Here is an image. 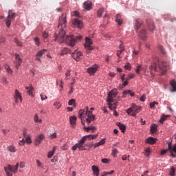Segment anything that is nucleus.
Masks as SVG:
<instances>
[{
	"mask_svg": "<svg viewBox=\"0 0 176 176\" xmlns=\"http://www.w3.org/2000/svg\"><path fill=\"white\" fill-rule=\"evenodd\" d=\"M67 27V15L62 14L59 18L58 21V28L59 30L58 34H56L55 38L56 41H59V42H65L69 46H72L74 47L75 46V43H76V41H80L82 39V36H76L74 37V36H67L65 37V31H64V28Z\"/></svg>",
	"mask_w": 176,
	"mask_h": 176,
	"instance_id": "f257e3e1",
	"label": "nucleus"
},
{
	"mask_svg": "<svg viewBox=\"0 0 176 176\" xmlns=\"http://www.w3.org/2000/svg\"><path fill=\"white\" fill-rule=\"evenodd\" d=\"M78 113L79 118L81 120L83 118H86V122L88 124H90V123L96 119V117L93 115V112L89 110V107H86L85 110H80Z\"/></svg>",
	"mask_w": 176,
	"mask_h": 176,
	"instance_id": "f03ea898",
	"label": "nucleus"
},
{
	"mask_svg": "<svg viewBox=\"0 0 176 176\" xmlns=\"http://www.w3.org/2000/svg\"><path fill=\"white\" fill-rule=\"evenodd\" d=\"M140 111H141V107L133 103L131 107L126 110V113L128 115H131L133 118H135V116H137V113H139Z\"/></svg>",
	"mask_w": 176,
	"mask_h": 176,
	"instance_id": "7ed1b4c3",
	"label": "nucleus"
},
{
	"mask_svg": "<svg viewBox=\"0 0 176 176\" xmlns=\"http://www.w3.org/2000/svg\"><path fill=\"white\" fill-rule=\"evenodd\" d=\"M14 19H16V13L10 10L8 12V15L7 18L6 19V26L8 27V28H9V27H10V25L12 24V21L14 20Z\"/></svg>",
	"mask_w": 176,
	"mask_h": 176,
	"instance_id": "20e7f679",
	"label": "nucleus"
},
{
	"mask_svg": "<svg viewBox=\"0 0 176 176\" xmlns=\"http://www.w3.org/2000/svg\"><path fill=\"white\" fill-rule=\"evenodd\" d=\"M158 68L162 74H166L168 69V63L164 61L159 62Z\"/></svg>",
	"mask_w": 176,
	"mask_h": 176,
	"instance_id": "39448f33",
	"label": "nucleus"
},
{
	"mask_svg": "<svg viewBox=\"0 0 176 176\" xmlns=\"http://www.w3.org/2000/svg\"><path fill=\"white\" fill-rule=\"evenodd\" d=\"M72 56L76 61H80L82 57H83V54L82 52L75 50L72 53Z\"/></svg>",
	"mask_w": 176,
	"mask_h": 176,
	"instance_id": "423d86ee",
	"label": "nucleus"
},
{
	"mask_svg": "<svg viewBox=\"0 0 176 176\" xmlns=\"http://www.w3.org/2000/svg\"><path fill=\"white\" fill-rule=\"evenodd\" d=\"M23 63V59L21 58V56L19 54H15V60L14 61V65L16 69H19V67L21 65V63Z\"/></svg>",
	"mask_w": 176,
	"mask_h": 176,
	"instance_id": "0eeeda50",
	"label": "nucleus"
},
{
	"mask_svg": "<svg viewBox=\"0 0 176 176\" xmlns=\"http://www.w3.org/2000/svg\"><path fill=\"white\" fill-rule=\"evenodd\" d=\"M91 45H93V41L91 40V38H90L89 37H86L85 38V49L87 50H94V47L91 46Z\"/></svg>",
	"mask_w": 176,
	"mask_h": 176,
	"instance_id": "6e6552de",
	"label": "nucleus"
},
{
	"mask_svg": "<svg viewBox=\"0 0 176 176\" xmlns=\"http://www.w3.org/2000/svg\"><path fill=\"white\" fill-rule=\"evenodd\" d=\"M118 96V93L116 91L112 90L108 94V98L107 99V102H113L115 101V98Z\"/></svg>",
	"mask_w": 176,
	"mask_h": 176,
	"instance_id": "1a4fd4ad",
	"label": "nucleus"
},
{
	"mask_svg": "<svg viewBox=\"0 0 176 176\" xmlns=\"http://www.w3.org/2000/svg\"><path fill=\"white\" fill-rule=\"evenodd\" d=\"M168 149L170 151V156L172 157H176V144L173 146H171V142L168 144Z\"/></svg>",
	"mask_w": 176,
	"mask_h": 176,
	"instance_id": "9d476101",
	"label": "nucleus"
},
{
	"mask_svg": "<svg viewBox=\"0 0 176 176\" xmlns=\"http://www.w3.org/2000/svg\"><path fill=\"white\" fill-rule=\"evenodd\" d=\"M87 71L89 74L94 75V74H96L97 72V71H98V65H95L91 67H89Z\"/></svg>",
	"mask_w": 176,
	"mask_h": 176,
	"instance_id": "9b49d317",
	"label": "nucleus"
},
{
	"mask_svg": "<svg viewBox=\"0 0 176 176\" xmlns=\"http://www.w3.org/2000/svg\"><path fill=\"white\" fill-rule=\"evenodd\" d=\"M43 140H45V135L43 133H41L36 138L34 145H36V146H38V145H39L41 142H42Z\"/></svg>",
	"mask_w": 176,
	"mask_h": 176,
	"instance_id": "f8f14e48",
	"label": "nucleus"
},
{
	"mask_svg": "<svg viewBox=\"0 0 176 176\" xmlns=\"http://www.w3.org/2000/svg\"><path fill=\"white\" fill-rule=\"evenodd\" d=\"M47 52V50L46 49H43L37 52L36 54V61H41V57L45 54V52Z\"/></svg>",
	"mask_w": 176,
	"mask_h": 176,
	"instance_id": "ddd939ff",
	"label": "nucleus"
},
{
	"mask_svg": "<svg viewBox=\"0 0 176 176\" xmlns=\"http://www.w3.org/2000/svg\"><path fill=\"white\" fill-rule=\"evenodd\" d=\"M85 142H86V140H85V138H82L79 143H77V148L79 149V151H85L86 148L85 147H83V144H85Z\"/></svg>",
	"mask_w": 176,
	"mask_h": 176,
	"instance_id": "4468645a",
	"label": "nucleus"
},
{
	"mask_svg": "<svg viewBox=\"0 0 176 176\" xmlns=\"http://www.w3.org/2000/svg\"><path fill=\"white\" fill-rule=\"evenodd\" d=\"M19 163H16L15 166H11V165H8V170L11 172V173H17V170H19Z\"/></svg>",
	"mask_w": 176,
	"mask_h": 176,
	"instance_id": "2eb2a0df",
	"label": "nucleus"
},
{
	"mask_svg": "<svg viewBox=\"0 0 176 176\" xmlns=\"http://www.w3.org/2000/svg\"><path fill=\"white\" fill-rule=\"evenodd\" d=\"M14 97L15 98L16 102H18L19 100H20L21 102L23 101V98H21V94H20V91H19V90L17 89L15 90V94Z\"/></svg>",
	"mask_w": 176,
	"mask_h": 176,
	"instance_id": "dca6fc26",
	"label": "nucleus"
},
{
	"mask_svg": "<svg viewBox=\"0 0 176 176\" xmlns=\"http://www.w3.org/2000/svg\"><path fill=\"white\" fill-rule=\"evenodd\" d=\"M147 25L149 31H153L155 30V25L153 23V21L148 19L146 21Z\"/></svg>",
	"mask_w": 176,
	"mask_h": 176,
	"instance_id": "f3484780",
	"label": "nucleus"
},
{
	"mask_svg": "<svg viewBox=\"0 0 176 176\" xmlns=\"http://www.w3.org/2000/svg\"><path fill=\"white\" fill-rule=\"evenodd\" d=\"M73 24L75 27H78V28H82L83 27V23L78 19H74Z\"/></svg>",
	"mask_w": 176,
	"mask_h": 176,
	"instance_id": "a211bd4d",
	"label": "nucleus"
},
{
	"mask_svg": "<svg viewBox=\"0 0 176 176\" xmlns=\"http://www.w3.org/2000/svg\"><path fill=\"white\" fill-rule=\"evenodd\" d=\"M144 24V22L142 21V20L138 19L135 20V30L136 31H138V30H140V28H141V25Z\"/></svg>",
	"mask_w": 176,
	"mask_h": 176,
	"instance_id": "6ab92c4d",
	"label": "nucleus"
},
{
	"mask_svg": "<svg viewBox=\"0 0 176 176\" xmlns=\"http://www.w3.org/2000/svg\"><path fill=\"white\" fill-rule=\"evenodd\" d=\"M146 35H148V32H146V30H142L140 32V34H139V36L140 38H142L143 41L144 39H146Z\"/></svg>",
	"mask_w": 176,
	"mask_h": 176,
	"instance_id": "aec40b11",
	"label": "nucleus"
},
{
	"mask_svg": "<svg viewBox=\"0 0 176 176\" xmlns=\"http://www.w3.org/2000/svg\"><path fill=\"white\" fill-rule=\"evenodd\" d=\"M91 6H92V4H91V1H87L83 3V8L86 10H90V9H91Z\"/></svg>",
	"mask_w": 176,
	"mask_h": 176,
	"instance_id": "412c9836",
	"label": "nucleus"
},
{
	"mask_svg": "<svg viewBox=\"0 0 176 176\" xmlns=\"http://www.w3.org/2000/svg\"><path fill=\"white\" fill-rule=\"evenodd\" d=\"M92 171L94 175L98 176L100 174V169L98 168V166L93 165L91 166Z\"/></svg>",
	"mask_w": 176,
	"mask_h": 176,
	"instance_id": "4be33fe9",
	"label": "nucleus"
},
{
	"mask_svg": "<svg viewBox=\"0 0 176 176\" xmlns=\"http://www.w3.org/2000/svg\"><path fill=\"white\" fill-rule=\"evenodd\" d=\"M97 137H98V135H87L85 136H83L82 138H85V141H86V140H96V138H97Z\"/></svg>",
	"mask_w": 176,
	"mask_h": 176,
	"instance_id": "5701e85b",
	"label": "nucleus"
},
{
	"mask_svg": "<svg viewBox=\"0 0 176 176\" xmlns=\"http://www.w3.org/2000/svg\"><path fill=\"white\" fill-rule=\"evenodd\" d=\"M71 54V50L68 49L67 47H64L62 49L61 52L59 54L60 56H64L65 54Z\"/></svg>",
	"mask_w": 176,
	"mask_h": 176,
	"instance_id": "b1692460",
	"label": "nucleus"
},
{
	"mask_svg": "<svg viewBox=\"0 0 176 176\" xmlns=\"http://www.w3.org/2000/svg\"><path fill=\"white\" fill-rule=\"evenodd\" d=\"M26 90H28V94L29 96H31V97H34V94H33V90H34V87H32V85H31L29 87H25Z\"/></svg>",
	"mask_w": 176,
	"mask_h": 176,
	"instance_id": "393cba45",
	"label": "nucleus"
},
{
	"mask_svg": "<svg viewBox=\"0 0 176 176\" xmlns=\"http://www.w3.org/2000/svg\"><path fill=\"white\" fill-rule=\"evenodd\" d=\"M116 21L118 25H122L123 24V19H122L120 14H118L116 15Z\"/></svg>",
	"mask_w": 176,
	"mask_h": 176,
	"instance_id": "a878e982",
	"label": "nucleus"
},
{
	"mask_svg": "<svg viewBox=\"0 0 176 176\" xmlns=\"http://www.w3.org/2000/svg\"><path fill=\"white\" fill-rule=\"evenodd\" d=\"M84 130H85L87 133H89V130L91 131V133H94V131L96 130H97V128H96V126H84Z\"/></svg>",
	"mask_w": 176,
	"mask_h": 176,
	"instance_id": "bb28decb",
	"label": "nucleus"
},
{
	"mask_svg": "<svg viewBox=\"0 0 176 176\" xmlns=\"http://www.w3.org/2000/svg\"><path fill=\"white\" fill-rule=\"evenodd\" d=\"M102 14H104L103 17H105L107 16V12H105L103 8H100L98 11V17H102Z\"/></svg>",
	"mask_w": 176,
	"mask_h": 176,
	"instance_id": "cd10ccee",
	"label": "nucleus"
},
{
	"mask_svg": "<svg viewBox=\"0 0 176 176\" xmlns=\"http://www.w3.org/2000/svg\"><path fill=\"white\" fill-rule=\"evenodd\" d=\"M147 144H151V145H153V144L156 143V139H155L153 137H149L146 139Z\"/></svg>",
	"mask_w": 176,
	"mask_h": 176,
	"instance_id": "c85d7f7f",
	"label": "nucleus"
},
{
	"mask_svg": "<svg viewBox=\"0 0 176 176\" xmlns=\"http://www.w3.org/2000/svg\"><path fill=\"white\" fill-rule=\"evenodd\" d=\"M170 86L172 87V89L170 91L174 92L176 91V81L175 80H172L170 81Z\"/></svg>",
	"mask_w": 176,
	"mask_h": 176,
	"instance_id": "c756f323",
	"label": "nucleus"
},
{
	"mask_svg": "<svg viewBox=\"0 0 176 176\" xmlns=\"http://www.w3.org/2000/svg\"><path fill=\"white\" fill-rule=\"evenodd\" d=\"M109 108L111 111H113V109H116V107H118V103L115 102L112 104V102H108Z\"/></svg>",
	"mask_w": 176,
	"mask_h": 176,
	"instance_id": "7c9ffc66",
	"label": "nucleus"
},
{
	"mask_svg": "<svg viewBox=\"0 0 176 176\" xmlns=\"http://www.w3.org/2000/svg\"><path fill=\"white\" fill-rule=\"evenodd\" d=\"M105 144V139H102L99 142L96 143L94 145V148L96 149V148H98V146H100L101 145H104Z\"/></svg>",
	"mask_w": 176,
	"mask_h": 176,
	"instance_id": "2f4dec72",
	"label": "nucleus"
},
{
	"mask_svg": "<svg viewBox=\"0 0 176 176\" xmlns=\"http://www.w3.org/2000/svg\"><path fill=\"white\" fill-rule=\"evenodd\" d=\"M117 126L119 127L120 129H121L122 133H124L126 130V126L124 124H122L120 122H117Z\"/></svg>",
	"mask_w": 176,
	"mask_h": 176,
	"instance_id": "473e14b6",
	"label": "nucleus"
},
{
	"mask_svg": "<svg viewBox=\"0 0 176 176\" xmlns=\"http://www.w3.org/2000/svg\"><path fill=\"white\" fill-rule=\"evenodd\" d=\"M127 94H129L130 96H131V97H134V93L131 92V90H127V91H124L122 97H126V96H127Z\"/></svg>",
	"mask_w": 176,
	"mask_h": 176,
	"instance_id": "72a5a7b5",
	"label": "nucleus"
},
{
	"mask_svg": "<svg viewBox=\"0 0 176 176\" xmlns=\"http://www.w3.org/2000/svg\"><path fill=\"white\" fill-rule=\"evenodd\" d=\"M34 122L35 123H42V119H39V116H38V114H35L34 116Z\"/></svg>",
	"mask_w": 176,
	"mask_h": 176,
	"instance_id": "f704fd0d",
	"label": "nucleus"
},
{
	"mask_svg": "<svg viewBox=\"0 0 176 176\" xmlns=\"http://www.w3.org/2000/svg\"><path fill=\"white\" fill-rule=\"evenodd\" d=\"M156 130H157V128L156 127L155 124H152L151 126V133L155 134L156 133Z\"/></svg>",
	"mask_w": 176,
	"mask_h": 176,
	"instance_id": "c9c22d12",
	"label": "nucleus"
},
{
	"mask_svg": "<svg viewBox=\"0 0 176 176\" xmlns=\"http://www.w3.org/2000/svg\"><path fill=\"white\" fill-rule=\"evenodd\" d=\"M69 120H70V124H75V123H76V116H70Z\"/></svg>",
	"mask_w": 176,
	"mask_h": 176,
	"instance_id": "e433bc0d",
	"label": "nucleus"
},
{
	"mask_svg": "<svg viewBox=\"0 0 176 176\" xmlns=\"http://www.w3.org/2000/svg\"><path fill=\"white\" fill-rule=\"evenodd\" d=\"M150 69L151 71H155V72H157V65H156V63H153V65H151V66L150 67Z\"/></svg>",
	"mask_w": 176,
	"mask_h": 176,
	"instance_id": "4c0bfd02",
	"label": "nucleus"
},
{
	"mask_svg": "<svg viewBox=\"0 0 176 176\" xmlns=\"http://www.w3.org/2000/svg\"><path fill=\"white\" fill-rule=\"evenodd\" d=\"M167 118H170L169 115H163L161 118V119L160 120V123H163V122H164V120H166V119H167Z\"/></svg>",
	"mask_w": 176,
	"mask_h": 176,
	"instance_id": "58836bf2",
	"label": "nucleus"
},
{
	"mask_svg": "<svg viewBox=\"0 0 176 176\" xmlns=\"http://www.w3.org/2000/svg\"><path fill=\"white\" fill-rule=\"evenodd\" d=\"M4 170H5L6 173V175L7 176H13V174L12 173V172H9L10 170H9L8 166L5 167Z\"/></svg>",
	"mask_w": 176,
	"mask_h": 176,
	"instance_id": "ea45409f",
	"label": "nucleus"
},
{
	"mask_svg": "<svg viewBox=\"0 0 176 176\" xmlns=\"http://www.w3.org/2000/svg\"><path fill=\"white\" fill-rule=\"evenodd\" d=\"M169 175L170 176L175 175V168H174V167H171L170 168V170L169 172Z\"/></svg>",
	"mask_w": 176,
	"mask_h": 176,
	"instance_id": "a19ab883",
	"label": "nucleus"
},
{
	"mask_svg": "<svg viewBox=\"0 0 176 176\" xmlns=\"http://www.w3.org/2000/svg\"><path fill=\"white\" fill-rule=\"evenodd\" d=\"M155 105H159V102H153L150 103V108H151V109H155Z\"/></svg>",
	"mask_w": 176,
	"mask_h": 176,
	"instance_id": "79ce46f5",
	"label": "nucleus"
},
{
	"mask_svg": "<svg viewBox=\"0 0 176 176\" xmlns=\"http://www.w3.org/2000/svg\"><path fill=\"white\" fill-rule=\"evenodd\" d=\"M142 71V67L141 65H138L135 69V72L138 74H140V72Z\"/></svg>",
	"mask_w": 176,
	"mask_h": 176,
	"instance_id": "37998d69",
	"label": "nucleus"
},
{
	"mask_svg": "<svg viewBox=\"0 0 176 176\" xmlns=\"http://www.w3.org/2000/svg\"><path fill=\"white\" fill-rule=\"evenodd\" d=\"M6 69L7 72H8V74H12V72H13V71H12V69L10 68V65H6Z\"/></svg>",
	"mask_w": 176,
	"mask_h": 176,
	"instance_id": "c03bdc74",
	"label": "nucleus"
},
{
	"mask_svg": "<svg viewBox=\"0 0 176 176\" xmlns=\"http://www.w3.org/2000/svg\"><path fill=\"white\" fill-rule=\"evenodd\" d=\"M14 42L17 45V46H23V43L17 40V38H14Z\"/></svg>",
	"mask_w": 176,
	"mask_h": 176,
	"instance_id": "a18cd8bd",
	"label": "nucleus"
},
{
	"mask_svg": "<svg viewBox=\"0 0 176 176\" xmlns=\"http://www.w3.org/2000/svg\"><path fill=\"white\" fill-rule=\"evenodd\" d=\"M40 97H41L42 101H45V100H47V96L45 94H41L40 95Z\"/></svg>",
	"mask_w": 176,
	"mask_h": 176,
	"instance_id": "49530a36",
	"label": "nucleus"
},
{
	"mask_svg": "<svg viewBox=\"0 0 176 176\" xmlns=\"http://www.w3.org/2000/svg\"><path fill=\"white\" fill-rule=\"evenodd\" d=\"M118 151L117 148H113V149L112 150L111 154H112L113 156L115 157V156H116V155H118Z\"/></svg>",
	"mask_w": 176,
	"mask_h": 176,
	"instance_id": "de8ad7c7",
	"label": "nucleus"
},
{
	"mask_svg": "<svg viewBox=\"0 0 176 176\" xmlns=\"http://www.w3.org/2000/svg\"><path fill=\"white\" fill-rule=\"evenodd\" d=\"M8 150L10 151V152H16V148H14V146H10V147H8Z\"/></svg>",
	"mask_w": 176,
	"mask_h": 176,
	"instance_id": "09e8293b",
	"label": "nucleus"
},
{
	"mask_svg": "<svg viewBox=\"0 0 176 176\" xmlns=\"http://www.w3.org/2000/svg\"><path fill=\"white\" fill-rule=\"evenodd\" d=\"M42 36L45 39H47V38H49V34H47L46 32H43Z\"/></svg>",
	"mask_w": 176,
	"mask_h": 176,
	"instance_id": "8fccbe9b",
	"label": "nucleus"
},
{
	"mask_svg": "<svg viewBox=\"0 0 176 176\" xmlns=\"http://www.w3.org/2000/svg\"><path fill=\"white\" fill-rule=\"evenodd\" d=\"M102 163H104L105 164H108L109 163L110 160L107 158H104L101 160Z\"/></svg>",
	"mask_w": 176,
	"mask_h": 176,
	"instance_id": "3c124183",
	"label": "nucleus"
},
{
	"mask_svg": "<svg viewBox=\"0 0 176 176\" xmlns=\"http://www.w3.org/2000/svg\"><path fill=\"white\" fill-rule=\"evenodd\" d=\"M125 69H128V71H130L131 69V66L130 65V63H126L124 66Z\"/></svg>",
	"mask_w": 176,
	"mask_h": 176,
	"instance_id": "603ef678",
	"label": "nucleus"
},
{
	"mask_svg": "<svg viewBox=\"0 0 176 176\" xmlns=\"http://www.w3.org/2000/svg\"><path fill=\"white\" fill-rule=\"evenodd\" d=\"M72 16H76V17H80V15H79V12H78V11H74L72 12Z\"/></svg>",
	"mask_w": 176,
	"mask_h": 176,
	"instance_id": "864d4df0",
	"label": "nucleus"
},
{
	"mask_svg": "<svg viewBox=\"0 0 176 176\" xmlns=\"http://www.w3.org/2000/svg\"><path fill=\"white\" fill-rule=\"evenodd\" d=\"M54 107H56L57 109H58L60 108V107H61V104H60V102H55L54 103Z\"/></svg>",
	"mask_w": 176,
	"mask_h": 176,
	"instance_id": "5fc2aeb1",
	"label": "nucleus"
},
{
	"mask_svg": "<svg viewBox=\"0 0 176 176\" xmlns=\"http://www.w3.org/2000/svg\"><path fill=\"white\" fill-rule=\"evenodd\" d=\"M25 142H27V144H31L32 142V141L31 140V138L27 137Z\"/></svg>",
	"mask_w": 176,
	"mask_h": 176,
	"instance_id": "6e6d98bb",
	"label": "nucleus"
},
{
	"mask_svg": "<svg viewBox=\"0 0 176 176\" xmlns=\"http://www.w3.org/2000/svg\"><path fill=\"white\" fill-rule=\"evenodd\" d=\"M53 155H54V153L53 151H50L47 155V157L49 159H51V157H53Z\"/></svg>",
	"mask_w": 176,
	"mask_h": 176,
	"instance_id": "4d7b16f0",
	"label": "nucleus"
},
{
	"mask_svg": "<svg viewBox=\"0 0 176 176\" xmlns=\"http://www.w3.org/2000/svg\"><path fill=\"white\" fill-rule=\"evenodd\" d=\"M56 137H57L56 133H54L50 135V138H51V140H53V138H56Z\"/></svg>",
	"mask_w": 176,
	"mask_h": 176,
	"instance_id": "13d9d810",
	"label": "nucleus"
},
{
	"mask_svg": "<svg viewBox=\"0 0 176 176\" xmlns=\"http://www.w3.org/2000/svg\"><path fill=\"white\" fill-rule=\"evenodd\" d=\"M75 102H76L75 99H72L69 100L68 104L69 105H74V104H75Z\"/></svg>",
	"mask_w": 176,
	"mask_h": 176,
	"instance_id": "bf43d9fd",
	"label": "nucleus"
},
{
	"mask_svg": "<svg viewBox=\"0 0 176 176\" xmlns=\"http://www.w3.org/2000/svg\"><path fill=\"white\" fill-rule=\"evenodd\" d=\"M2 83H3V85H8V80L6 79V77L3 78L1 79Z\"/></svg>",
	"mask_w": 176,
	"mask_h": 176,
	"instance_id": "052dcab7",
	"label": "nucleus"
},
{
	"mask_svg": "<svg viewBox=\"0 0 176 176\" xmlns=\"http://www.w3.org/2000/svg\"><path fill=\"white\" fill-rule=\"evenodd\" d=\"M145 152H146V155L147 156H149V153H151V148H146Z\"/></svg>",
	"mask_w": 176,
	"mask_h": 176,
	"instance_id": "680f3d73",
	"label": "nucleus"
},
{
	"mask_svg": "<svg viewBox=\"0 0 176 176\" xmlns=\"http://www.w3.org/2000/svg\"><path fill=\"white\" fill-rule=\"evenodd\" d=\"M61 148H62V149H63V151H67V149H68V145L63 144Z\"/></svg>",
	"mask_w": 176,
	"mask_h": 176,
	"instance_id": "e2e57ef3",
	"label": "nucleus"
},
{
	"mask_svg": "<svg viewBox=\"0 0 176 176\" xmlns=\"http://www.w3.org/2000/svg\"><path fill=\"white\" fill-rule=\"evenodd\" d=\"M25 144V141H24V139H22V140H21L19 142V145L21 146H24Z\"/></svg>",
	"mask_w": 176,
	"mask_h": 176,
	"instance_id": "0e129e2a",
	"label": "nucleus"
},
{
	"mask_svg": "<svg viewBox=\"0 0 176 176\" xmlns=\"http://www.w3.org/2000/svg\"><path fill=\"white\" fill-rule=\"evenodd\" d=\"M24 167H25V164L23 162H20V168H24Z\"/></svg>",
	"mask_w": 176,
	"mask_h": 176,
	"instance_id": "69168bd1",
	"label": "nucleus"
},
{
	"mask_svg": "<svg viewBox=\"0 0 176 176\" xmlns=\"http://www.w3.org/2000/svg\"><path fill=\"white\" fill-rule=\"evenodd\" d=\"M145 94L142 95V96L140 98V101H142V102H145Z\"/></svg>",
	"mask_w": 176,
	"mask_h": 176,
	"instance_id": "338daca9",
	"label": "nucleus"
},
{
	"mask_svg": "<svg viewBox=\"0 0 176 176\" xmlns=\"http://www.w3.org/2000/svg\"><path fill=\"white\" fill-rule=\"evenodd\" d=\"M3 42H5V38L3 36H0V43H3Z\"/></svg>",
	"mask_w": 176,
	"mask_h": 176,
	"instance_id": "774afa93",
	"label": "nucleus"
}]
</instances>
